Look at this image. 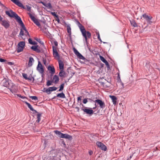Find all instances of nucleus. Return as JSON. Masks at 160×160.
Listing matches in <instances>:
<instances>
[{
  "label": "nucleus",
  "mask_w": 160,
  "mask_h": 160,
  "mask_svg": "<svg viewBox=\"0 0 160 160\" xmlns=\"http://www.w3.org/2000/svg\"><path fill=\"white\" fill-rule=\"evenodd\" d=\"M99 57L100 60L103 62L105 63V65L107 66V67L108 68H110V66L109 63L108 62V61L104 58L103 57L100 56Z\"/></svg>",
  "instance_id": "obj_15"
},
{
  "label": "nucleus",
  "mask_w": 160,
  "mask_h": 160,
  "mask_svg": "<svg viewBox=\"0 0 160 160\" xmlns=\"http://www.w3.org/2000/svg\"><path fill=\"white\" fill-rule=\"evenodd\" d=\"M18 96L21 98L22 96L20 94H17L16 95Z\"/></svg>",
  "instance_id": "obj_55"
},
{
  "label": "nucleus",
  "mask_w": 160,
  "mask_h": 160,
  "mask_svg": "<svg viewBox=\"0 0 160 160\" xmlns=\"http://www.w3.org/2000/svg\"><path fill=\"white\" fill-rule=\"evenodd\" d=\"M34 62V60L32 57H30L29 58V60L28 62V66L29 67H30L32 66L33 64V63Z\"/></svg>",
  "instance_id": "obj_24"
},
{
  "label": "nucleus",
  "mask_w": 160,
  "mask_h": 160,
  "mask_svg": "<svg viewBox=\"0 0 160 160\" xmlns=\"http://www.w3.org/2000/svg\"><path fill=\"white\" fill-rule=\"evenodd\" d=\"M32 78H33V79H34V78L32 77H30L28 78V79H27V80H28L31 81Z\"/></svg>",
  "instance_id": "obj_50"
},
{
  "label": "nucleus",
  "mask_w": 160,
  "mask_h": 160,
  "mask_svg": "<svg viewBox=\"0 0 160 160\" xmlns=\"http://www.w3.org/2000/svg\"><path fill=\"white\" fill-rule=\"evenodd\" d=\"M73 50L74 53L78 58L84 61L87 60L75 48H73Z\"/></svg>",
  "instance_id": "obj_8"
},
{
  "label": "nucleus",
  "mask_w": 160,
  "mask_h": 160,
  "mask_svg": "<svg viewBox=\"0 0 160 160\" xmlns=\"http://www.w3.org/2000/svg\"><path fill=\"white\" fill-rule=\"evenodd\" d=\"M27 10L28 11H31V7H30V6H27Z\"/></svg>",
  "instance_id": "obj_49"
},
{
  "label": "nucleus",
  "mask_w": 160,
  "mask_h": 160,
  "mask_svg": "<svg viewBox=\"0 0 160 160\" xmlns=\"http://www.w3.org/2000/svg\"><path fill=\"white\" fill-rule=\"evenodd\" d=\"M130 22L131 25L134 27H138L137 24L134 20L130 21Z\"/></svg>",
  "instance_id": "obj_30"
},
{
  "label": "nucleus",
  "mask_w": 160,
  "mask_h": 160,
  "mask_svg": "<svg viewBox=\"0 0 160 160\" xmlns=\"http://www.w3.org/2000/svg\"><path fill=\"white\" fill-rule=\"evenodd\" d=\"M78 24L83 37L85 38V42L87 44L88 43V38H90L91 36V33L89 31H86L84 27L78 21L77 22Z\"/></svg>",
  "instance_id": "obj_2"
},
{
  "label": "nucleus",
  "mask_w": 160,
  "mask_h": 160,
  "mask_svg": "<svg viewBox=\"0 0 160 160\" xmlns=\"http://www.w3.org/2000/svg\"><path fill=\"white\" fill-rule=\"evenodd\" d=\"M30 98H31L32 100H37L38 98L36 96H30Z\"/></svg>",
  "instance_id": "obj_36"
},
{
  "label": "nucleus",
  "mask_w": 160,
  "mask_h": 160,
  "mask_svg": "<svg viewBox=\"0 0 160 160\" xmlns=\"http://www.w3.org/2000/svg\"><path fill=\"white\" fill-rule=\"evenodd\" d=\"M22 76L23 78L26 80H27V79H28L27 75L26 74L23 73L22 74Z\"/></svg>",
  "instance_id": "obj_40"
},
{
  "label": "nucleus",
  "mask_w": 160,
  "mask_h": 160,
  "mask_svg": "<svg viewBox=\"0 0 160 160\" xmlns=\"http://www.w3.org/2000/svg\"><path fill=\"white\" fill-rule=\"evenodd\" d=\"M38 3H41L42 4H43V5L45 6L46 5V4L45 3H44V2H43L42 1H40V2H38Z\"/></svg>",
  "instance_id": "obj_47"
},
{
  "label": "nucleus",
  "mask_w": 160,
  "mask_h": 160,
  "mask_svg": "<svg viewBox=\"0 0 160 160\" xmlns=\"http://www.w3.org/2000/svg\"><path fill=\"white\" fill-rule=\"evenodd\" d=\"M2 18H0V20H1L2 21V25L6 29L8 28L10 26L9 22L8 20H2Z\"/></svg>",
  "instance_id": "obj_13"
},
{
  "label": "nucleus",
  "mask_w": 160,
  "mask_h": 160,
  "mask_svg": "<svg viewBox=\"0 0 160 160\" xmlns=\"http://www.w3.org/2000/svg\"><path fill=\"white\" fill-rule=\"evenodd\" d=\"M82 110L87 114L92 115L93 112V111L92 109H89L87 108H82Z\"/></svg>",
  "instance_id": "obj_17"
},
{
  "label": "nucleus",
  "mask_w": 160,
  "mask_h": 160,
  "mask_svg": "<svg viewBox=\"0 0 160 160\" xmlns=\"http://www.w3.org/2000/svg\"><path fill=\"white\" fill-rule=\"evenodd\" d=\"M25 46L24 42H21L18 44L17 51L18 52H19L22 51Z\"/></svg>",
  "instance_id": "obj_6"
},
{
  "label": "nucleus",
  "mask_w": 160,
  "mask_h": 160,
  "mask_svg": "<svg viewBox=\"0 0 160 160\" xmlns=\"http://www.w3.org/2000/svg\"><path fill=\"white\" fill-rule=\"evenodd\" d=\"M12 2L14 3L15 4L19 6V7L22 8H24L25 7L23 5L22 3H21L18 0H11Z\"/></svg>",
  "instance_id": "obj_14"
},
{
  "label": "nucleus",
  "mask_w": 160,
  "mask_h": 160,
  "mask_svg": "<svg viewBox=\"0 0 160 160\" xmlns=\"http://www.w3.org/2000/svg\"><path fill=\"white\" fill-rule=\"evenodd\" d=\"M45 7H48L49 8H52L51 5L50 3L46 4Z\"/></svg>",
  "instance_id": "obj_39"
},
{
  "label": "nucleus",
  "mask_w": 160,
  "mask_h": 160,
  "mask_svg": "<svg viewBox=\"0 0 160 160\" xmlns=\"http://www.w3.org/2000/svg\"><path fill=\"white\" fill-rule=\"evenodd\" d=\"M6 13L10 17H14L17 20L19 18H20L17 14L13 12L12 10H10L9 11H6Z\"/></svg>",
  "instance_id": "obj_4"
},
{
  "label": "nucleus",
  "mask_w": 160,
  "mask_h": 160,
  "mask_svg": "<svg viewBox=\"0 0 160 160\" xmlns=\"http://www.w3.org/2000/svg\"><path fill=\"white\" fill-rule=\"evenodd\" d=\"M62 143L64 145H65V144L64 142H62Z\"/></svg>",
  "instance_id": "obj_61"
},
{
  "label": "nucleus",
  "mask_w": 160,
  "mask_h": 160,
  "mask_svg": "<svg viewBox=\"0 0 160 160\" xmlns=\"http://www.w3.org/2000/svg\"><path fill=\"white\" fill-rule=\"evenodd\" d=\"M88 153L89 155H91L92 154L93 152L92 151L90 150L89 151Z\"/></svg>",
  "instance_id": "obj_51"
},
{
  "label": "nucleus",
  "mask_w": 160,
  "mask_h": 160,
  "mask_svg": "<svg viewBox=\"0 0 160 160\" xmlns=\"http://www.w3.org/2000/svg\"><path fill=\"white\" fill-rule=\"evenodd\" d=\"M44 29L45 30L46 29V28L45 27H44Z\"/></svg>",
  "instance_id": "obj_62"
},
{
  "label": "nucleus",
  "mask_w": 160,
  "mask_h": 160,
  "mask_svg": "<svg viewBox=\"0 0 160 160\" xmlns=\"http://www.w3.org/2000/svg\"><path fill=\"white\" fill-rule=\"evenodd\" d=\"M28 14L29 15L31 19L33 21L34 23L36 24L40 28L41 25L40 22L38 19H36L34 16H33L31 13L30 12L28 13Z\"/></svg>",
  "instance_id": "obj_7"
},
{
  "label": "nucleus",
  "mask_w": 160,
  "mask_h": 160,
  "mask_svg": "<svg viewBox=\"0 0 160 160\" xmlns=\"http://www.w3.org/2000/svg\"><path fill=\"white\" fill-rule=\"evenodd\" d=\"M52 81L50 80H48L47 83V85L48 86H49L52 85Z\"/></svg>",
  "instance_id": "obj_37"
},
{
  "label": "nucleus",
  "mask_w": 160,
  "mask_h": 160,
  "mask_svg": "<svg viewBox=\"0 0 160 160\" xmlns=\"http://www.w3.org/2000/svg\"><path fill=\"white\" fill-rule=\"evenodd\" d=\"M127 160H128V159Z\"/></svg>",
  "instance_id": "obj_64"
},
{
  "label": "nucleus",
  "mask_w": 160,
  "mask_h": 160,
  "mask_svg": "<svg viewBox=\"0 0 160 160\" xmlns=\"http://www.w3.org/2000/svg\"><path fill=\"white\" fill-rule=\"evenodd\" d=\"M51 13L56 18H58V16L57 15L55 12H52Z\"/></svg>",
  "instance_id": "obj_42"
},
{
  "label": "nucleus",
  "mask_w": 160,
  "mask_h": 160,
  "mask_svg": "<svg viewBox=\"0 0 160 160\" xmlns=\"http://www.w3.org/2000/svg\"><path fill=\"white\" fill-rule=\"evenodd\" d=\"M24 34V32L23 31V30L22 29H21L20 30V32L19 33V35L20 36H23Z\"/></svg>",
  "instance_id": "obj_38"
},
{
  "label": "nucleus",
  "mask_w": 160,
  "mask_h": 160,
  "mask_svg": "<svg viewBox=\"0 0 160 160\" xmlns=\"http://www.w3.org/2000/svg\"><path fill=\"white\" fill-rule=\"evenodd\" d=\"M83 103L84 104L88 102V100L87 98H84L83 100Z\"/></svg>",
  "instance_id": "obj_45"
},
{
  "label": "nucleus",
  "mask_w": 160,
  "mask_h": 160,
  "mask_svg": "<svg viewBox=\"0 0 160 160\" xmlns=\"http://www.w3.org/2000/svg\"><path fill=\"white\" fill-rule=\"evenodd\" d=\"M81 97H78V102L79 100H81Z\"/></svg>",
  "instance_id": "obj_53"
},
{
  "label": "nucleus",
  "mask_w": 160,
  "mask_h": 160,
  "mask_svg": "<svg viewBox=\"0 0 160 160\" xmlns=\"http://www.w3.org/2000/svg\"><path fill=\"white\" fill-rule=\"evenodd\" d=\"M97 35L98 36V39L100 41H101V39L100 38V35L99 32H97L96 33Z\"/></svg>",
  "instance_id": "obj_43"
},
{
  "label": "nucleus",
  "mask_w": 160,
  "mask_h": 160,
  "mask_svg": "<svg viewBox=\"0 0 160 160\" xmlns=\"http://www.w3.org/2000/svg\"><path fill=\"white\" fill-rule=\"evenodd\" d=\"M64 84V83L62 84L60 86V89L58 90V91L60 92L63 89Z\"/></svg>",
  "instance_id": "obj_33"
},
{
  "label": "nucleus",
  "mask_w": 160,
  "mask_h": 160,
  "mask_svg": "<svg viewBox=\"0 0 160 160\" xmlns=\"http://www.w3.org/2000/svg\"><path fill=\"white\" fill-rule=\"evenodd\" d=\"M60 138L68 139L70 140H71L72 138V137L71 136L67 134H64L63 133H62Z\"/></svg>",
  "instance_id": "obj_16"
},
{
  "label": "nucleus",
  "mask_w": 160,
  "mask_h": 160,
  "mask_svg": "<svg viewBox=\"0 0 160 160\" xmlns=\"http://www.w3.org/2000/svg\"><path fill=\"white\" fill-rule=\"evenodd\" d=\"M48 69L50 71V72L52 74H53L55 73V69L53 66H49Z\"/></svg>",
  "instance_id": "obj_22"
},
{
  "label": "nucleus",
  "mask_w": 160,
  "mask_h": 160,
  "mask_svg": "<svg viewBox=\"0 0 160 160\" xmlns=\"http://www.w3.org/2000/svg\"><path fill=\"white\" fill-rule=\"evenodd\" d=\"M37 44V42L35 41H32L31 44L32 45H36Z\"/></svg>",
  "instance_id": "obj_52"
},
{
  "label": "nucleus",
  "mask_w": 160,
  "mask_h": 160,
  "mask_svg": "<svg viewBox=\"0 0 160 160\" xmlns=\"http://www.w3.org/2000/svg\"><path fill=\"white\" fill-rule=\"evenodd\" d=\"M8 88L9 89L10 92L13 93H16L18 91L17 86L12 83H11V84H10V85Z\"/></svg>",
  "instance_id": "obj_5"
},
{
  "label": "nucleus",
  "mask_w": 160,
  "mask_h": 160,
  "mask_svg": "<svg viewBox=\"0 0 160 160\" xmlns=\"http://www.w3.org/2000/svg\"><path fill=\"white\" fill-rule=\"evenodd\" d=\"M55 97H54V98H54Z\"/></svg>",
  "instance_id": "obj_63"
},
{
  "label": "nucleus",
  "mask_w": 160,
  "mask_h": 160,
  "mask_svg": "<svg viewBox=\"0 0 160 160\" xmlns=\"http://www.w3.org/2000/svg\"><path fill=\"white\" fill-rule=\"evenodd\" d=\"M59 68L60 70H63L64 69V64L63 62L61 60H59Z\"/></svg>",
  "instance_id": "obj_27"
},
{
  "label": "nucleus",
  "mask_w": 160,
  "mask_h": 160,
  "mask_svg": "<svg viewBox=\"0 0 160 160\" xmlns=\"http://www.w3.org/2000/svg\"><path fill=\"white\" fill-rule=\"evenodd\" d=\"M94 102L99 105V107L103 109L106 106L105 103L101 100L96 99L94 101Z\"/></svg>",
  "instance_id": "obj_12"
},
{
  "label": "nucleus",
  "mask_w": 160,
  "mask_h": 160,
  "mask_svg": "<svg viewBox=\"0 0 160 160\" xmlns=\"http://www.w3.org/2000/svg\"><path fill=\"white\" fill-rule=\"evenodd\" d=\"M28 42L29 43L32 44V39L30 38H29L28 39Z\"/></svg>",
  "instance_id": "obj_48"
},
{
  "label": "nucleus",
  "mask_w": 160,
  "mask_h": 160,
  "mask_svg": "<svg viewBox=\"0 0 160 160\" xmlns=\"http://www.w3.org/2000/svg\"><path fill=\"white\" fill-rule=\"evenodd\" d=\"M37 69L40 73L42 74V75L43 74L44 71L43 68L41 63L39 61L38 62Z\"/></svg>",
  "instance_id": "obj_11"
},
{
  "label": "nucleus",
  "mask_w": 160,
  "mask_h": 160,
  "mask_svg": "<svg viewBox=\"0 0 160 160\" xmlns=\"http://www.w3.org/2000/svg\"><path fill=\"white\" fill-rule=\"evenodd\" d=\"M52 91L51 89H50V88L49 87L47 89H46L45 90V92L48 93V94L51 93L50 92Z\"/></svg>",
  "instance_id": "obj_34"
},
{
  "label": "nucleus",
  "mask_w": 160,
  "mask_h": 160,
  "mask_svg": "<svg viewBox=\"0 0 160 160\" xmlns=\"http://www.w3.org/2000/svg\"><path fill=\"white\" fill-rule=\"evenodd\" d=\"M53 80L55 83H57L58 82L59 80V77L58 76L55 75L53 77Z\"/></svg>",
  "instance_id": "obj_26"
},
{
  "label": "nucleus",
  "mask_w": 160,
  "mask_h": 160,
  "mask_svg": "<svg viewBox=\"0 0 160 160\" xmlns=\"http://www.w3.org/2000/svg\"><path fill=\"white\" fill-rule=\"evenodd\" d=\"M21 98H22V99H24V98H27L25 97V96H22V97H21Z\"/></svg>",
  "instance_id": "obj_56"
},
{
  "label": "nucleus",
  "mask_w": 160,
  "mask_h": 160,
  "mask_svg": "<svg viewBox=\"0 0 160 160\" xmlns=\"http://www.w3.org/2000/svg\"><path fill=\"white\" fill-rule=\"evenodd\" d=\"M57 18H58L56 20L57 21H58V23H59V22H60V20L58 18V17Z\"/></svg>",
  "instance_id": "obj_57"
},
{
  "label": "nucleus",
  "mask_w": 160,
  "mask_h": 160,
  "mask_svg": "<svg viewBox=\"0 0 160 160\" xmlns=\"http://www.w3.org/2000/svg\"><path fill=\"white\" fill-rule=\"evenodd\" d=\"M96 144L98 148H99L102 150L106 151L107 149V147L101 142H96Z\"/></svg>",
  "instance_id": "obj_9"
},
{
  "label": "nucleus",
  "mask_w": 160,
  "mask_h": 160,
  "mask_svg": "<svg viewBox=\"0 0 160 160\" xmlns=\"http://www.w3.org/2000/svg\"><path fill=\"white\" fill-rule=\"evenodd\" d=\"M67 32L70 36L71 35V28L70 27H68L67 29Z\"/></svg>",
  "instance_id": "obj_35"
},
{
  "label": "nucleus",
  "mask_w": 160,
  "mask_h": 160,
  "mask_svg": "<svg viewBox=\"0 0 160 160\" xmlns=\"http://www.w3.org/2000/svg\"><path fill=\"white\" fill-rule=\"evenodd\" d=\"M57 97L62 98H65V94L63 92L58 93L57 95Z\"/></svg>",
  "instance_id": "obj_29"
},
{
  "label": "nucleus",
  "mask_w": 160,
  "mask_h": 160,
  "mask_svg": "<svg viewBox=\"0 0 160 160\" xmlns=\"http://www.w3.org/2000/svg\"><path fill=\"white\" fill-rule=\"evenodd\" d=\"M54 132L56 135H58L59 137H61L62 133L60 131L58 130H55L54 131Z\"/></svg>",
  "instance_id": "obj_31"
},
{
  "label": "nucleus",
  "mask_w": 160,
  "mask_h": 160,
  "mask_svg": "<svg viewBox=\"0 0 160 160\" xmlns=\"http://www.w3.org/2000/svg\"><path fill=\"white\" fill-rule=\"evenodd\" d=\"M8 64H12V62H9L8 63Z\"/></svg>",
  "instance_id": "obj_59"
},
{
  "label": "nucleus",
  "mask_w": 160,
  "mask_h": 160,
  "mask_svg": "<svg viewBox=\"0 0 160 160\" xmlns=\"http://www.w3.org/2000/svg\"><path fill=\"white\" fill-rule=\"evenodd\" d=\"M50 89H51L52 91H56L57 89V88L55 87H50Z\"/></svg>",
  "instance_id": "obj_41"
},
{
  "label": "nucleus",
  "mask_w": 160,
  "mask_h": 160,
  "mask_svg": "<svg viewBox=\"0 0 160 160\" xmlns=\"http://www.w3.org/2000/svg\"><path fill=\"white\" fill-rule=\"evenodd\" d=\"M41 28V30H42V31H44V30H43V29H42L41 28Z\"/></svg>",
  "instance_id": "obj_60"
},
{
  "label": "nucleus",
  "mask_w": 160,
  "mask_h": 160,
  "mask_svg": "<svg viewBox=\"0 0 160 160\" xmlns=\"http://www.w3.org/2000/svg\"><path fill=\"white\" fill-rule=\"evenodd\" d=\"M95 106L92 108V109H95L96 108L97 106H96V103H95Z\"/></svg>",
  "instance_id": "obj_58"
},
{
  "label": "nucleus",
  "mask_w": 160,
  "mask_h": 160,
  "mask_svg": "<svg viewBox=\"0 0 160 160\" xmlns=\"http://www.w3.org/2000/svg\"><path fill=\"white\" fill-rule=\"evenodd\" d=\"M11 83H9L8 81H7L6 79H4L3 81L2 85L3 86L8 88Z\"/></svg>",
  "instance_id": "obj_18"
},
{
  "label": "nucleus",
  "mask_w": 160,
  "mask_h": 160,
  "mask_svg": "<svg viewBox=\"0 0 160 160\" xmlns=\"http://www.w3.org/2000/svg\"><path fill=\"white\" fill-rule=\"evenodd\" d=\"M109 97L112 99L113 103L114 105H115L117 103V98L115 96L110 95Z\"/></svg>",
  "instance_id": "obj_20"
},
{
  "label": "nucleus",
  "mask_w": 160,
  "mask_h": 160,
  "mask_svg": "<svg viewBox=\"0 0 160 160\" xmlns=\"http://www.w3.org/2000/svg\"><path fill=\"white\" fill-rule=\"evenodd\" d=\"M38 45L33 46L31 47V48L37 52L40 53L41 51L38 48Z\"/></svg>",
  "instance_id": "obj_21"
},
{
  "label": "nucleus",
  "mask_w": 160,
  "mask_h": 160,
  "mask_svg": "<svg viewBox=\"0 0 160 160\" xmlns=\"http://www.w3.org/2000/svg\"><path fill=\"white\" fill-rule=\"evenodd\" d=\"M142 16L148 24H152V22L151 21V20L152 18V17L147 15L146 13H144Z\"/></svg>",
  "instance_id": "obj_10"
},
{
  "label": "nucleus",
  "mask_w": 160,
  "mask_h": 160,
  "mask_svg": "<svg viewBox=\"0 0 160 160\" xmlns=\"http://www.w3.org/2000/svg\"><path fill=\"white\" fill-rule=\"evenodd\" d=\"M75 108L77 109V111L78 112L79 111V107H76Z\"/></svg>",
  "instance_id": "obj_54"
},
{
  "label": "nucleus",
  "mask_w": 160,
  "mask_h": 160,
  "mask_svg": "<svg viewBox=\"0 0 160 160\" xmlns=\"http://www.w3.org/2000/svg\"><path fill=\"white\" fill-rule=\"evenodd\" d=\"M59 74L60 77H64L66 73L63 70H60V71Z\"/></svg>",
  "instance_id": "obj_28"
},
{
  "label": "nucleus",
  "mask_w": 160,
  "mask_h": 160,
  "mask_svg": "<svg viewBox=\"0 0 160 160\" xmlns=\"http://www.w3.org/2000/svg\"><path fill=\"white\" fill-rule=\"evenodd\" d=\"M117 80L118 82H121V84L122 85V87L121 88V89H122L124 88V84L123 82H121V79H120V74L119 73H118V76L117 77Z\"/></svg>",
  "instance_id": "obj_25"
},
{
  "label": "nucleus",
  "mask_w": 160,
  "mask_h": 160,
  "mask_svg": "<svg viewBox=\"0 0 160 160\" xmlns=\"http://www.w3.org/2000/svg\"><path fill=\"white\" fill-rule=\"evenodd\" d=\"M17 21L20 24L21 26L22 27L23 30H25V29H26L25 27V25L22 22L20 18H19L17 20Z\"/></svg>",
  "instance_id": "obj_23"
},
{
  "label": "nucleus",
  "mask_w": 160,
  "mask_h": 160,
  "mask_svg": "<svg viewBox=\"0 0 160 160\" xmlns=\"http://www.w3.org/2000/svg\"><path fill=\"white\" fill-rule=\"evenodd\" d=\"M54 46H52L53 55L55 58H59V56L58 52L57 51V48L58 46V42L56 41L53 42Z\"/></svg>",
  "instance_id": "obj_3"
},
{
  "label": "nucleus",
  "mask_w": 160,
  "mask_h": 160,
  "mask_svg": "<svg viewBox=\"0 0 160 160\" xmlns=\"http://www.w3.org/2000/svg\"><path fill=\"white\" fill-rule=\"evenodd\" d=\"M42 158L43 160H61L60 155L55 150L51 151L48 156L43 155Z\"/></svg>",
  "instance_id": "obj_1"
},
{
  "label": "nucleus",
  "mask_w": 160,
  "mask_h": 160,
  "mask_svg": "<svg viewBox=\"0 0 160 160\" xmlns=\"http://www.w3.org/2000/svg\"><path fill=\"white\" fill-rule=\"evenodd\" d=\"M41 114L40 113H38L37 115V120H36V122H39L41 120Z\"/></svg>",
  "instance_id": "obj_32"
},
{
  "label": "nucleus",
  "mask_w": 160,
  "mask_h": 160,
  "mask_svg": "<svg viewBox=\"0 0 160 160\" xmlns=\"http://www.w3.org/2000/svg\"><path fill=\"white\" fill-rule=\"evenodd\" d=\"M25 103L27 105L28 107L30 109L32 112H33L34 113H38L37 111L34 110L32 107V105L29 103L27 102H25Z\"/></svg>",
  "instance_id": "obj_19"
},
{
  "label": "nucleus",
  "mask_w": 160,
  "mask_h": 160,
  "mask_svg": "<svg viewBox=\"0 0 160 160\" xmlns=\"http://www.w3.org/2000/svg\"><path fill=\"white\" fill-rule=\"evenodd\" d=\"M24 30L25 31V34H26V35H28L29 36V32H28V31L26 29H25V30Z\"/></svg>",
  "instance_id": "obj_44"
},
{
  "label": "nucleus",
  "mask_w": 160,
  "mask_h": 160,
  "mask_svg": "<svg viewBox=\"0 0 160 160\" xmlns=\"http://www.w3.org/2000/svg\"><path fill=\"white\" fill-rule=\"evenodd\" d=\"M6 61V60L2 58H0V62H4Z\"/></svg>",
  "instance_id": "obj_46"
}]
</instances>
